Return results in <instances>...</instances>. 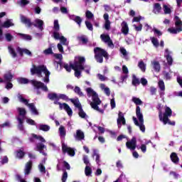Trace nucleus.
<instances>
[{
    "label": "nucleus",
    "instance_id": "obj_3",
    "mask_svg": "<svg viewBox=\"0 0 182 182\" xmlns=\"http://www.w3.org/2000/svg\"><path fill=\"white\" fill-rule=\"evenodd\" d=\"M159 117L160 122H163L164 124H169L170 126H176V122H171L168 117L173 116V110L170 107H165V112L163 114L161 109H159Z\"/></svg>",
    "mask_w": 182,
    "mask_h": 182
},
{
    "label": "nucleus",
    "instance_id": "obj_63",
    "mask_svg": "<svg viewBox=\"0 0 182 182\" xmlns=\"http://www.w3.org/2000/svg\"><path fill=\"white\" fill-rule=\"evenodd\" d=\"M53 56L54 58H55V59H58L59 60H62V59H63V56L62 55V54L54 53Z\"/></svg>",
    "mask_w": 182,
    "mask_h": 182
},
{
    "label": "nucleus",
    "instance_id": "obj_62",
    "mask_svg": "<svg viewBox=\"0 0 182 182\" xmlns=\"http://www.w3.org/2000/svg\"><path fill=\"white\" fill-rule=\"evenodd\" d=\"M157 92V88L154 87H150V93L152 96H154Z\"/></svg>",
    "mask_w": 182,
    "mask_h": 182
},
{
    "label": "nucleus",
    "instance_id": "obj_25",
    "mask_svg": "<svg viewBox=\"0 0 182 182\" xmlns=\"http://www.w3.org/2000/svg\"><path fill=\"white\" fill-rule=\"evenodd\" d=\"M17 52H18L20 53L21 56H22L23 53H26V55H28V56H32V53L26 48L22 49V48L18 47Z\"/></svg>",
    "mask_w": 182,
    "mask_h": 182
},
{
    "label": "nucleus",
    "instance_id": "obj_24",
    "mask_svg": "<svg viewBox=\"0 0 182 182\" xmlns=\"http://www.w3.org/2000/svg\"><path fill=\"white\" fill-rule=\"evenodd\" d=\"M171 160L172 163H174L175 164H177L178 161H180V159L178 158V156H177V153L172 152L170 155Z\"/></svg>",
    "mask_w": 182,
    "mask_h": 182
},
{
    "label": "nucleus",
    "instance_id": "obj_22",
    "mask_svg": "<svg viewBox=\"0 0 182 182\" xmlns=\"http://www.w3.org/2000/svg\"><path fill=\"white\" fill-rule=\"evenodd\" d=\"M151 65L153 66V69L156 72V73H159L160 70H161V67L160 66V63L156 60H154L151 62Z\"/></svg>",
    "mask_w": 182,
    "mask_h": 182
},
{
    "label": "nucleus",
    "instance_id": "obj_29",
    "mask_svg": "<svg viewBox=\"0 0 182 182\" xmlns=\"http://www.w3.org/2000/svg\"><path fill=\"white\" fill-rule=\"evenodd\" d=\"M17 120L18 122V129L21 132H25V128L23 127V122H25V119H22L21 118H17Z\"/></svg>",
    "mask_w": 182,
    "mask_h": 182
},
{
    "label": "nucleus",
    "instance_id": "obj_27",
    "mask_svg": "<svg viewBox=\"0 0 182 182\" xmlns=\"http://www.w3.org/2000/svg\"><path fill=\"white\" fill-rule=\"evenodd\" d=\"M70 102H71V103H73L75 106V107H77V109H80V107H82V104H80V102L79 101V98H76V99H70Z\"/></svg>",
    "mask_w": 182,
    "mask_h": 182
},
{
    "label": "nucleus",
    "instance_id": "obj_6",
    "mask_svg": "<svg viewBox=\"0 0 182 182\" xmlns=\"http://www.w3.org/2000/svg\"><path fill=\"white\" fill-rule=\"evenodd\" d=\"M94 53L95 59L98 63H103V58H105L106 60L109 59V53L102 48L95 47L94 48Z\"/></svg>",
    "mask_w": 182,
    "mask_h": 182
},
{
    "label": "nucleus",
    "instance_id": "obj_40",
    "mask_svg": "<svg viewBox=\"0 0 182 182\" xmlns=\"http://www.w3.org/2000/svg\"><path fill=\"white\" fill-rule=\"evenodd\" d=\"M71 65H74V64L72 63H70V65L68 64V63H64L63 68H64V69H65V70H66L67 72L70 73V72H72V69H73V68L71 67Z\"/></svg>",
    "mask_w": 182,
    "mask_h": 182
},
{
    "label": "nucleus",
    "instance_id": "obj_61",
    "mask_svg": "<svg viewBox=\"0 0 182 182\" xmlns=\"http://www.w3.org/2000/svg\"><path fill=\"white\" fill-rule=\"evenodd\" d=\"M62 45H66V42H68V38H65V36H61L60 38L59 39Z\"/></svg>",
    "mask_w": 182,
    "mask_h": 182
},
{
    "label": "nucleus",
    "instance_id": "obj_7",
    "mask_svg": "<svg viewBox=\"0 0 182 182\" xmlns=\"http://www.w3.org/2000/svg\"><path fill=\"white\" fill-rule=\"evenodd\" d=\"M31 75H37L38 77H42V75H45L43 78L44 82H46V67L43 65H33V68L31 69Z\"/></svg>",
    "mask_w": 182,
    "mask_h": 182
},
{
    "label": "nucleus",
    "instance_id": "obj_28",
    "mask_svg": "<svg viewBox=\"0 0 182 182\" xmlns=\"http://www.w3.org/2000/svg\"><path fill=\"white\" fill-rule=\"evenodd\" d=\"M75 139L77 140H83L85 139V133L82 132L80 129L77 130Z\"/></svg>",
    "mask_w": 182,
    "mask_h": 182
},
{
    "label": "nucleus",
    "instance_id": "obj_31",
    "mask_svg": "<svg viewBox=\"0 0 182 182\" xmlns=\"http://www.w3.org/2000/svg\"><path fill=\"white\" fill-rule=\"evenodd\" d=\"M95 156H96L95 161H96L97 164H98V166H100V155H99V154H97V151H96V149L93 150L92 156L95 157Z\"/></svg>",
    "mask_w": 182,
    "mask_h": 182
},
{
    "label": "nucleus",
    "instance_id": "obj_9",
    "mask_svg": "<svg viewBox=\"0 0 182 182\" xmlns=\"http://www.w3.org/2000/svg\"><path fill=\"white\" fill-rule=\"evenodd\" d=\"M175 26H176V28H168V31L170 32V33H173V35H176L177 33H180V32H182V21H176L175 22Z\"/></svg>",
    "mask_w": 182,
    "mask_h": 182
},
{
    "label": "nucleus",
    "instance_id": "obj_26",
    "mask_svg": "<svg viewBox=\"0 0 182 182\" xmlns=\"http://www.w3.org/2000/svg\"><path fill=\"white\" fill-rule=\"evenodd\" d=\"M17 35L23 41H32V36L29 34H23V33H18Z\"/></svg>",
    "mask_w": 182,
    "mask_h": 182
},
{
    "label": "nucleus",
    "instance_id": "obj_50",
    "mask_svg": "<svg viewBox=\"0 0 182 182\" xmlns=\"http://www.w3.org/2000/svg\"><path fill=\"white\" fill-rule=\"evenodd\" d=\"M53 37L54 38V39H55L56 41H59L60 39V38L62 37V36H60V33H59L58 31H54L53 33Z\"/></svg>",
    "mask_w": 182,
    "mask_h": 182
},
{
    "label": "nucleus",
    "instance_id": "obj_59",
    "mask_svg": "<svg viewBox=\"0 0 182 182\" xmlns=\"http://www.w3.org/2000/svg\"><path fill=\"white\" fill-rule=\"evenodd\" d=\"M59 21L58 20L54 21V31H59Z\"/></svg>",
    "mask_w": 182,
    "mask_h": 182
},
{
    "label": "nucleus",
    "instance_id": "obj_34",
    "mask_svg": "<svg viewBox=\"0 0 182 182\" xmlns=\"http://www.w3.org/2000/svg\"><path fill=\"white\" fill-rule=\"evenodd\" d=\"M151 43L155 46V48H159L160 46V43H159V40L156 37L150 38Z\"/></svg>",
    "mask_w": 182,
    "mask_h": 182
},
{
    "label": "nucleus",
    "instance_id": "obj_51",
    "mask_svg": "<svg viewBox=\"0 0 182 182\" xmlns=\"http://www.w3.org/2000/svg\"><path fill=\"white\" fill-rule=\"evenodd\" d=\"M73 21H75L76 23L79 25V26H80V25L82 24V18H80V16H75L73 18Z\"/></svg>",
    "mask_w": 182,
    "mask_h": 182
},
{
    "label": "nucleus",
    "instance_id": "obj_8",
    "mask_svg": "<svg viewBox=\"0 0 182 182\" xmlns=\"http://www.w3.org/2000/svg\"><path fill=\"white\" fill-rule=\"evenodd\" d=\"M18 99L21 103H23L26 105V106H28V109L31 110L32 114H35L36 116H38L39 114V112H38V109H36V107H35L34 103H29V101L28 100L23 98V96L22 95L18 94Z\"/></svg>",
    "mask_w": 182,
    "mask_h": 182
},
{
    "label": "nucleus",
    "instance_id": "obj_33",
    "mask_svg": "<svg viewBox=\"0 0 182 182\" xmlns=\"http://www.w3.org/2000/svg\"><path fill=\"white\" fill-rule=\"evenodd\" d=\"M74 92H75V93H76V95L80 96V97H83V96H85V95L82 92V90H80V87H79L77 86L75 87Z\"/></svg>",
    "mask_w": 182,
    "mask_h": 182
},
{
    "label": "nucleus",
    "instance_id": "obj_12",
    "mask_svg": "<svg viewBox=\"0 0 182 182\" xmlns=\"http://www.w3.org/2000/svg\"><path fill=\"white\" fill-rule=\"evenodd\" d=\"M62 150L64 154L65 153H68V154L70 155L71 157H73V156H75V149L70 147H68V146L65 145V144H63L62 145Z\"/></svg>",
    "mask_w": 182,
    "mask_h": 182
},
{
    "label": "nucleus",
    "instance_id": "obj_43",
    "mask_svg": "<svg viewBox=\"0 0 182 182\" xmlns=\"http://www.w3.org/2000/svg\"><path fill=\"white\" fill-rule=\"evenodd\" d=\"M59 132L60 137H65L66 136V130L65 129V127L60 126L59 128Z\"/></svg>",
    "mask_w": 182,
    "mask_h": 182
},
{
    "label": "nucleus",
    "instance_id": "obj_52",
    "mask_svg": "<svg viewBox=\"0 0 182 182\" xmlns=\"http://www.w3.org/2000/svg\"><path fill=\"white\" fill-rule=\"evenodd\" d=\"M5 127H11V122L9 121H6L4 124H0V129H4Z\"/></svg>",
    "mask_w": 182,
    "mask_h": 182
},
{
    "label": "nucleus",
    "instance_id": "obj_55",
    "mask_svg": "<svg viewBox=\"0 0 182 182\" xmlns=\"http://www.w3.org/2000/svg\"><path fill=\"white\" fill-rule=\"evenodd\" d=\"M99 103L97 102H91L90 103V106L92 109H94V110H98L99 109Z\"/></svg>",
    "mask_w": 182,
    "mask_h": 182
},
{
    "label": "nucleus",
    "instance_id": "obj_23",
    "mask_svg": "<svg viewBox=\"0 0 182 182\" xmlns=\"http://www.w3.org/2000/svg\"><path fill=\"white\" fill-rule=\"evenodd\" d=\"M122 33L124 35H128L129 33V26L126 21L122 23Z\"/></svg>",
    "mask_w": 182,
    "mask_h": 182
},
{
    "label": "nucleus",
    "instance_id": "obj_15",
    "mask_svg": "<svg viewBox=\"0 0 182 182\" xmlns=\"http://www.w3.org/2000/svg\"><path fill=\"white\" fill-rule=\"evenodd\" d=\"M100 38L102 42H105V43H107L108 46H113V41L110 38V36L102 34L100 36Z\"/></svg>",
    "mask_w": 182,
    "mask_h": 182
},
{
    "label": "nucleus",
    "instance_id": "obj_38",
    "mask_svg": "<svg viewBox=\"0 0 182 182\" xmlns=\"http://www.w3.org/2000/svg\"><path fill=\"white\" fill-rule=\"evenodd\" d=\"M132 102L136 105V106H140L141 105H143V101H141V100H140V98H137L136 97H132Z\"/></svg>",
    "mask_w": 182,
    "mask_h": 182
},
{
    "label": "nucleus",
    "instance_id": "obj_32",
    "mask_svg": "<svg viewBox=\"0 0 182 182\" xmlns=\"http://www.w3.org/2000/svg\"><path fill=\"white\" fill-rule=\"evenodd\" d=\"M77 41L82 42V45H86L89 42V39L85 36L77 37Z\"/></svg>",
    "mask_w": 182,
    "mask_h": 182
},
{
    "label": "nucleus",
    "instance_id": "obj_64",
    "mask_svg": "<svg viewBox=\"0 0 182 182\" xmlns=\"http://www.w3.org/2000/svg\"><path fill=\"white\" fill-rule=\"evenodd\" d=\"M116 167H117V168H123V163L122 162L121 160H118L117 161Z\"/></svg>",
    "mask_w": 182,
    "mask_h": 182
},
{
    "label": "nucleus",
    "instance_id": "obj_53",
    "mask_svg": "<svg viewBox=\"0 0 182 182\" xmlns=\"http://www.w3.org/2000/svg\"><path fill=\"white\" fill-rule=\"evenodd\" d=\"M85 16H86L87 19H92L94 16L93 13L91 12L90 11L87 10L85 12Z\"/></svg>",
    "mask_w": 182,
    "mask_h": 182
},
{
    "label": "nucleus",
    "instance_id": "obj_18",
    "mask_svg": "<svg viewBox=\"0 0 182 182\" xmlns=\"http://www.w3.org/2000/svg\"><path fill=\"white\" fill-rule=\"evenodd\" d=\"M158 86L160 90V96H164V92L166 90V85H164V81H163V80H160L158 82Z\"/></svg>",
    "mask_w": 182,
    "mask_h": 182
},
{
    "label": "nucleus",
    "instance_id": "obj_10",
    "mask_svg": "<svg viewBox=\"0 0 182 182\" xmlns=\"http://www.w3.org/2000/svg\"><path fill=\"white\" fill-rule=\"evenodd\" d=\"M26 122L31 126H36L38 130H43V132H46V124H36L32 119L28 118Z\"/></svg>",
    "mask_w": 182,
    "mask_h": 182
},
{
    "label": "nucleus",
    "instance_id": "obj_17",
    "mask_svg": "<svg viewBox=\"0 0 182 182\" xmlns=\"http://www.w3.org/2000/svg\"><path fill=\"white\" fill-rule=\"evenodd\" d=\"M20 18L22 23H24V25H27L28 28H31V26H32V22L31 21V18H28V17L22 14L20 16Z\"/></svg>",
    "mask_w": 182,
    "mask_h": 182
},
{
    "label": "nucleus",
    "instance_id": "obj_49",
    "mask_svg": "<svg viewBox=\"0 0 182 182\" xmlns=\"http://www.w3.org/2000/svg\"><path fill=\"white\" fill-rule=\"evenodd\" d=\"M18 4H20L21 6H26V5L30 4L29 0H20L18 1Z\"/></svg>",
    "mask_w": 182,
    "mask_h": 182
},
{
    "label": "nucleus",
    "instance_id": "obj_39",
    "mask_svg": "<svg viewBox=\"0 0 182 182\" xmlns=\"http://www.w3.org/2000/svg\"><path fill=\"white\" fill-rule=\"evenodd\" d=\"M138 127H139L141 132H142V133H144V132H146V127L144 126V119L142 121H139Z\"/></svg>",
    "mask_w": 182,
    "mask_h": 182
},
{
    "label": "nucleus",
    "instance_id": "obj_48",
    "mask_svg": "<svg viewBox=\"0 0 182 182\" xmlns=\"http://www.w3.org/2000/svg\"><path fill=\"white\" fill-rule=\"evenodd\" d=\"M163 8H164V11L165 14H171V9L168 7L167 5L164 4L163 5Z\"/></svg>",
    "mask_w": 182,
    "mask_h": 182
},
{
    "label": "nucleus",
    "instance_id": "obj_46",
    "mask_svg": "<svg viewBox=\"0 0 182 182\" xmlns=\"http://www.w3.org/2000/svg\"><path fill=\"white\" fill-rule=\"evenodd\" d=\"M9 52L11 55L12 58H16V53H15V50L12 48V46H8Z\"/></svg>",
    "mask_w": 182,
    "mask_h": 182
},
{
    "label": "nucleus",
    "instance_id": "obj_16",
    "mask_svg": "<svg viewBox=\"0 0 182 182\" xmlns=\"http://www.w3.org/2000/svg\"><path fill=\"white\" fill-rule=\"evenodd\" d=\"M32 25L36 28H38L39 31H43V21L36 18L33 22H32Z\"/></svg>",
    "mask_w": 182,
    "mask_h": 182
},
{
    "label": "nucleus",
    "instance_id": "obj_1",
    "mask_svg": "<svg viewBox=\"0 0 182 182\" xmlns=\"http://www.w3.org/2000/svg\"><path fill=\"white\" fill-rule=\"evenodd\" d=\"M48 99H50V100H54V105H59V109L60 110H65L67 113V114H68V116H70V117H71V116H73V111L72 110V108H70V106H69V105L66 104L65 102H59V100H64L65 102H69L70 101V98H69V97H68V95H65V94H59L58 95V94L53 92V93H49L48 95Z\"/></svg>",
    "mask_w": 182,
    "mask_h": 182
},
{
    "label": "nucleus",
    "instance_id": "obj_4",
    "mask_svg": "<svg viewBox=\"0 0 182 182\" xmlns=\"http://www.w3.org/2000/svg\"><path fill=\"white\" fill-rule=\"evenodd\" d=\"M29 141H31V143H35L36 144V149L37 151H40L41 154L45 156V151H43V149H45V144L42 143H45L46 141L44 138L42 137V136L32 134L31 136L29 137Z\"/></svg>",
    "mask_w": 182,
    "mask_h": 182
},
{
    "label": "nucleus",
    "instance_id": "obj_2",
    "mask_svg": "<svg viewBox=\"0 0 182 182\" xmlns=\"http://www.w3.org/2000/svg\"><path fill=\"white\" fill-rule=\"evenodd\" d=\"M17 82L20 85H28V83H31L32 86H33L34 92H36L37 95H41V92H46V87L45 84H43L41 81H38L36 80H32L29 81L28 78L25 77H18L17 79Z\"/></svg>",
    "mask_w": 182,
    "mask_h": 182
},
{
    "label": "nucleus",
    "instance_id": "obj_19",
    "mask_svg": "<svg viewBox=\"0 0 182 182\" xmlns=\"http://www.w3.org/2000/svg\"><path fill=\"white\" fill-rule=\"evenodd\" d=\"M4 79L0 77V83H4V82H11V80H12L14 77V75L9 72L4 74Z\"/></svg>",
    "mask_w": 182,
    "mask_h": 182
},
{
    "label": "nucleus",
    "instance_id": "obj_35",
    "mask_svg": "<svg viewBox=\"0 0 182 182\" xmlns=\"http://www.w3.org/2000/svg\"><path fill=\"white\" fill-rule=\"evenodd\" d=\"M78 115L80 117H81V119H85L86 116H87L82 107L80 108H78Z\"/></svg>",
    "mask_w": 182,
    "mask_h": 182
},
{
    "label": "nucleus",
    "instance_id": "obj_30",
    "mask_svg": "<svg viewBox=\"0 0 182 182\" xmlns=\"http://www.w3.org/2000/svg\"><path fill=\"white\" fill-rule=\"evenodd\" d=\"M11 26H14V20L12 19L7 20L2 25L3 28H11Z\"/></svg>",
    "mask_w": 182,
    "mask_h": 182
},
{
    "label": "nucleus",
    "instance_id": "obj_14",
    "mask_svg": "<svg viewBox=\"0 0 182 182\" xmlns=\"http://www.w3.org/2000/svg\"><path fill=\"white\" fill-rule=\"evenodd\" d=\"M17 112H18V116H17L16 119H21V120L26 119V110L25 108L18 107Z\"/></svg>",
    "mask_w": 182,
    "mask_h": 182
},
{
    "label": "nucleus",
    "instance_id": "obj_54",
    "mask_svg": "<svg viewBox=\"0 0 182 182\" xmlns=\"http://www.w3.org/2000/svg\"><path fill=\"white\" fill-rule=\"evenodd\" d=\"M23 156H25V152H23V151L20 149L17 151L16 156L18 157V159H22Z\"/></svg>",
    "mask_w": 182,
    "mask_h": 182
},
{
    "label": "nucleus",
    "instance_id": "obj_20",
    "mask_svg": "<svg viewBox=\"0 0 182 182\" xmlns=\"http://www.w3.org/2000/svg\"><path fill=\"white\" fill-rule=\"evenodd\" d=\"M31 170H32V161H29L26 163L25 168H24V174L25 176H29L31 173Z\"/></svg>",
    "mask_w": 182,
    "mask_h": 182
},
{
    "label": "nucleus",
    "instance_id": "obj_11",
    "mask_svg": "<svg viewBox=\"0 0 182 182\" xmlns=\"http://www.w3.org/2000/svg\"><path fill=\"white\" fill-rule=\"evenodd\" d=\"M126 146L129 150H136L137 146V139L136 137L133 136L130 141H127Z\"/></svg>",
    "mask_w": 182,
    "mask_h": 182
},
{
    "label": "nucleus",
    "instance_id": "obj_45",
    "mask_svg": "<svg viewBox=\"0 0 182 182\" xmlns=\"http://www.w3.org/2000/svg\"><path fill=\"white\" fill-rule=\"evenodd\" d=\"M5 38L7 42H11V41L14 40V36H12L11 33H6L5 34Z\"/></svg>",
    "mask_w": 182,
    "mask_h": 182
},
{
    "label": "nucleus",
    "instance_id": "obj_42",
    "mask_svg": "<svg viewBox=\"0 0 182 182\" xmlns=\"http://www.w3.org/2000/svg\"><path fill=\"white\" fill-rule=\"evenodd\" d=\"M138 67L141 69V72H146V65L143 60L139 62Z\"/></svg>",
    "mask_w": 182,
    "mask_h": 182
},
{
    "label": "nucleus",
    "instance_id": "obj_41",
    "mask_svg": "<svg viewBox=\"0 0 182 182\" xmlns=\"http://www.w3.org/2000/svg\"><path fill=\"white\" fill-rule=\"evenodd\" d=\"M85 176H87V177L92 176V168H90V166H85Z\"/></svg>",
    "mask_w": 182,
    "mask_h": 182
},
{
    "label": "nucleus",
    "instance_id": "obj_36",
    "mask_svg": "<svg viewBox=\"0 0 182 182\" xmlns=\"http://www.w3.org/2000/svg\"><path fill=\"white\" fill-rule=\"evenodd\" d=\"M92 102L93 103H102V101L100 100V98H99V95L97 94H94V95L92 97Z\"/></svg>",
    "mask_w": 182,
    "mask_h": 182
},
{
    "label": "nucleus",
    "instance_id": "obj_13",
    "mask_svg": "<svg viewBox=\"0 0 182 182\" xmlns=\"http://www.w3.org/2000/svg\"><path fill=\"white\" fill-rule=\"evenodd\" d=\"M117 124L119 127H122V124L124 126L126 124V119L124 118V114L122 112H119L118 119H117Z\"/></svg>",
    "mask_w": 182,
    "mask_h": 182
},
{
    "label": "nucleus",
    "instance_id": "obj_21",
    "mask_svg": "<svg viewBox=\"0 0 182 182\" xmlns=\"http://www.w3.org/2000/svg\"><path fill=\"white\" fill-rule=\"evenodd\" d=\"M136 114L139 122H143V120H144L143 118V113H141V109L139 106H136Z\"/></svg>",
    "mask_w": 182,
    "mask_h": 182
},
{
    "label": "nucleus",
    "instance_id": "obj_57",
    "mask_svg": "<svg viewBox=\"0 0 182 182\" xmlns=\"http://www.w3.org/2000/svg\"><path fill=\"white\" fill-rule=\"evenodd\" d=\"M166 60H167L168 65H173V58L169 54L166 55Z\"/></svg>",
    "mask_w": 182,
    "mask_h": 182
},
{
    "label": "nucleus",
    "instance_id": "obj_58",
    "mask_svg": "<svg viewBox=\"0 0 182 182\" xmlns=\"http://www.w3.org/2000/svg\"><path fill=\"white\" fill-rule=\"evenodd\" d=\"M154 8L158 13H160V11H161V6L159 3L154 4Z\"/></svg>",
    "mask_w": 182,
    "mask_h": 182
},
{
    "label": "nucleus",
    "instance_id": "obj_47",
    "mask_svg": "<svg viewBox=\"0 0 182 182\" xmlns=\"http://www.w3.org/2000/svg\"><path fill=\"white\" fill-rule=\"evenodd\" d=\"M86 92L87 93L88 96H95V95L97 94L96 92H95L91 87H88L86 89Z\"/></svg>",
    "mask_w": 182,
    "mask_h": 182
},
{
    "label": "nucleus",
    "instance_id": "obj_56",
    "mask_svg": "<svg viewBox=\"0 0 182 182\" xmlns=\"http://www.w3.org/2000/svg\"><path fill=\"white\" fill-rule=\"evenodd\" d=\"M85 25L89 31H93V25L88 21H85Z\"/></svg>",
    "mask_w": 182,
    "mask_h": 182
},
{
    "label": "nucleus",
    "instance_id": "obj_5",
    "mask_svg": "<svg viewBox=\"0 0 182 182\" xmlns=\"http://www.w3.org/2000/svg\"><path fill=\"white\" fill-rule=\"evenodd\" d=\"M85 62H86L85 57H78V61H75L74 62V65H71L73 70L75 71V77H80L82 70H85V66H83V63H85Z\"/></svg>",
    "mask_w": 182,
    "mask_h": 182
},
{
    "label": "nucleus",
    "instance_id": "obj_37",
    "mask_svg": "<svg viewBox=\"0 0 182 182\" xmlns=\"http://www.w3.org/2000/svg\"><path fill=\"white\" fill-rule=\"evenodd\" d=\"M132 85L133 86H137V85H140V80L136 77L135 75H132Z\"/></svg>",
    "mask_w": 182,
    "mask_h": 182
},
{
    "label": "nucleus",
    "instance_id": "obj_60",
    "mask_svg": "<svg viewBox=\"0 0 182 182\" xmlns=\"http://www.w3.org/2000/svg\"><path fill=\"white\" fill-rule=\"evenodd\" d=\"M61 180L62 182H66V180H68V172L66 171L63 172Z\"/></svg>",
    "mask_w": 182,
    "mask_h": 182
},
{
    "label": "nucleus",
    "instance_id": "obj_44",
    "mask_svg": "<svg viewBox=\"0 0 182 182\" xmlns=\"http://www.w3.org/2000/svg\"><path fill=\"white\" fill-rule=\"evenodd\" d=\"M46 160V158H44L42 163L38 165V168L41 173H45V167L43 166V164H45Z\"/></svg>",
    "mask_w": 182,
    "mask_h": 182
}]
</instances>
